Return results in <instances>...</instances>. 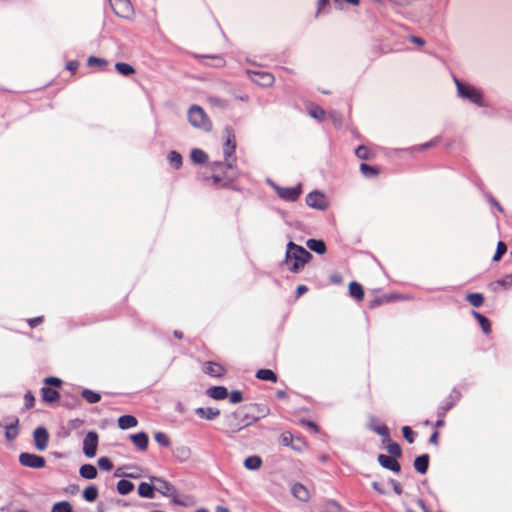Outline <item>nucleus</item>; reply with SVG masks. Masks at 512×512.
<instances>
[{
	"instance_id": "nucleus-16",
	"label": "nucleus",
	"mask_w": 512,
	"mask_h": 512,
	"mask_svg": "<svg viewBox=\"0 0 512 512\" xmlns=\"http://www.w3.org/2000/svg\"><path fill=\"white\" fill-rule=\"evenodd\" d=\"M378 462L380 463V465L382 467H384L388 470H391L395 473H398L401 470V466H400L399 462L393 456L380 454L378 456Z\"/></svg>"
},
{
	"instance_id": "nucleus-20",
	"label": "nucleus",
	"mask_w": 512,
	"mask_h": 512,
	"mask_svg": "<svg viewBox=\"0 0 512 512\" xmlns=\"http://www.w3.org/2000/svg\"><path fill=\"white\" fill-rule=\"evenodd\" d=\"M206 394L214 400H223L228 396V390L224 386H213L207 389Z\"/></svg>"
},
{
	"instance_id": "nucleus-14",
	"label": "nucleus",
	"mask_w": 512,
	"mask_h": 512,
	"mask_svg": "<svg viewBox=\"0 0 512 512\" xmlns=\"http://www.w3.org/2000/svg\"><path fill=\"white\" fill-rule=\"evenodd\" d=\"M225 426V433L228 435H233L243 430L241 422L239 421V413L234 412L228 415L225 420Z\"/></svg>"
},
{
	"instance_id": "nucleus-4",
	"label": "nucleus",
	"mask_w": 512,
	"mask_h": 512,
	"mask_svg": "<svg viewBox=\"0 0 512 512\" xmlns=\"http://www.w3.org/2000/svg\"><path fill=\"white\" fill-rule=\"evenodd\" d=\"M62 381L56 377H47L44 380V386L41 388L42 401L48 404L57 402L60 398L58 389Z\"/></svg>"
},
{
	"instance_id": "nucleus-18",
	"label": "nucleus",
	"mask_w": 512,
	"mask_h": 512,
	"mask_svg": "<svg viewBox=\"0 0 512 512\" xmlns=\"http://www.w3.org/2000/svg\"><path fill=\"white\" fill-rule=\"evenodd\" d=\"M133 444L140 450L146 451L148 448L149 438L145 432H139L130 436Z\"/></svg>"
},
{
	"instance_id": "nucleus-47",
	"label": "nucleus",
	"mask_w": 512,
	"mask_h": 512,
	"mask_svg": "<svg viewBox=\"0 0 512 512\" xmlns=\"http://www.w3.org/2000/svg\"><path fill=\"white\" fill-rule=\"evenodd\" d=\"M208 102L212 106L219 107V108H222V109H224V108H226L228 106L227 100L219 98L217 96H209L208 97Z\"/></svg>"
},
{
	"instance_id": "nucleus-60",
	"label": "nucleus",
	"mask_w": 512,
	"mask_h": 512,
	"mask_svg": "<svg viewBox=\"0 0 512 512\" xmlns=\"http://www.w3.org/2000/svg\"><path fill=\"white\" fill-rule=\"evenodd\" d=\"M42 321H43V317L39 316V317L29 319L28 324L31 328H34V327L38 326L40 323H42Z\"/></svg>"
},
{
	"instance_id": "nucleus-10",
	"label": "nucleus",
	"mask_w": 512,
	"mask_h": 512,
	"mask_svg": "<svg viewBox=\"0 0 512 512\" xmlns=\"http://www.w3.org/2000/svg\"><path fill=\"white\" fill-rule=\"evenodd\" d=\"M98 434L94 431H89L83 439V453L88 458H93L96 455L98 447Z\"/></svg>"
},
{
	"instance_id": "nucleus-62",
	"label": "nucleus",
	"mask_w": 512,
	"mask_h": 512,
	"mask_svg": "<svg viewBox=\"0 0 512 512\" xmlns=\"http://www.w3.org/2000/svg\"><path fill=\"white\" fill-rule=\"evenodd\" d=\"M438 436H439L438 432L434 431L432 433V435L430 436L429 442L431 444L437 445L438 444Z\"/></svg>"
},
{
	"instance_id": "nucleus-7",
	"label": "nucleus",
	"mask_w": 512,
	"mask_h": 512,
	"mask_svg": "<svg viewBox=\"0 0 512 512\" xmlns=\"http://www.w3.org/2000/svg\"><path fill=\"white\" fill-rule=\"evenodd\" d=\"M222 149L224 162L236 164V138L233 130L229 127L225 129V142L223 143Z\"/></svg>"
},
{
	"instance_id": "nucleus-51",
	"label": "nucleus",
	"mask_w": 512,
	"mask_h": 512,
	"mask_svg": "<svg viewBox=\"0 0 512 512\" xmlns=\"http://www.w3.org/2000/svg\"><path fill=\"white\" fill-rule=\"evenodd\" d=\"M507 251V246L504 242L502 241H499L498 244H497V249H496V253L493 257V260L494 261H498L500 260V258L502 257L503 254H505Z\"/></svg>"
},
{
	"instance_id": "nucleus-1",
	"label": "nucleus",
	"mask_w": 512,
	"mask_h": 512,
	"mask_svg": "<svg viewBox=\"0 0 512 512\" xmlns=\"http://www.w3.org/2000/svg\"><path fill=\"white\" fill-rule=\"evenodd\" d=\"M236 164L216 161L211 165V176H201L199 180L203 185L222 189L229 187L236 179L234 170Z\"/></svg>"
},
{
	"instance_id": "nucleus-36",
	"label": "nucleus",
	"mask_w": 512,
	"mask_h": 512,
	"mask_svg": "<svg viewBox=\"0 0 512 512\" xmlns=\"http://www.w3.org/2000/svg\"><path fill=\"white\" fill-rule=\"evenodd\" d=\"M81 395L90 404L98 403L101 400V395L90 389H84Z\"/></svg>"
},
{
	"instance_id": "nucleus-12",
	"label": "nucleus",
	"mask_w": 512,
	"mask_h": 512,
	"mask_svg": "<svg viewBox=\"0 0 512 512\" xmlns=\"http://www.w3.org/2000/svg\"><path fill=\"white\" fill-rule=\"evenodd\" d=\"M34 445L37 450L44 451L49 442V434L46 428L38 427L34 430L33 433Z\"/></svg>"
},
{
	"instance_id": "nucleus-64",
	"label": "nucleus",
	"mask_w": 512,
	"mask_h": 512,
	"mask_svg": "<svg viewBox=\"0 0 512 512\" xmlns=\"http://www.w3.org/2000/svg\"><path fill=\"white\" fill-rule=\"evenodd\" d=\"M410 40L413 42V43H416L420 46L424 45V40L420 37H417V36H411Z\"/></svg>"
},
{
	"instance_id": "nucleus-38",
	"label": "nucleus",
	"mask_w": 512,
	"mask_h": 512,
	"mask_svg": "<svg viewBox=\"0 0 512 512\" xmlns=\"http://www.w3.org/2000/svg\"><path fill=\"white\" fill-rule=\"evenodd\" d=\"M239 413V421L241 422V425L244 428L254 424L255 422H257L259 420V417L257 416H253V415H249L247 413Z\"/></svg>"
},
{
	"instance_id": "nucleus-9",
	"label": "nucleus",
	"mask_w": 512,
	"mask_h": 512,
	"mask_svg": "<svg viewBox=\"0 0 512 512\" xmlns=\"http://www.w3.org/2000/svg\"><path fill=\"white\" fill-rule=\"evenodd\" d=\"M19 463L24 467L40 469L45 466L46 461L43 456L23 452L19 455Z\"/></svg>"
},
{
	"instance_id": "nucleus-21",
	"label": "nucleus",
	"mask_w": 512,
	"mask_h": 512,
	"mask_svg": "<svg viewBox=\"0 0 512 512\" xmlns=\"http://www.w3.org/2000/svg\"><path fill=\"white\" fill-rule=\"evenodd\" d=\"M195 413L200 418L207 419V420H214L215 418H217L220 415V410L216 409V408H211V407H207V408L199 407L195 410Z\"/></svg>"
},
{
	"instance_id": "nucleus-59",
	"label": "nucleus",
	"mask_w": 512,
	"mask_h": 512,
	"mask_svg": "<svg viewBox=\"0 0 512 512\" xmlns=\"http://www.w3.org/2000/svg\"><path fill=\"white\" fill-rule=\"evenodd\" d=\"M201 58L204 59H211L213 60V66L215 67H222L225 65V60L221 56H201Z\"/></svg>"
},
{
	"instance_id": "nucleus-30",
	"label": "nucleus",
	"mask_w": 512,
	"mask_h": 512,
	"mask_svg": "<svg viewBox=\"0 0 512 512\" xmlns=\"http://www.w3.org/2000/svg\"><path fill=\"white\" fill-rule=\"evenodd\" d=\"M191 160L196 164H203L208 161V155L201 149L194 148L190 154Z\"/></svg>"
},
{
	"instance_id": "nucleus-29",
	"label": "nucleus",
	"mask_w": 512,
	"mask_h": 512,
	"mask_svg": "<svg viewBox=\"0 0 512 512\" xmlns=\"http://www.w3.org/2000/svg\"><path fill=\"white\" fill-rule=\"evenodd\" d=\"M79 473L85 479H94L97 476V469L92 464H84L80 467Z\"/></svg>"
},
{
	"instance_id": "nucleus-19",
	"label": "nucleus",
	"mask_w": 512,
	"mask_h": 512,
	"mask_svg": "<svg viewBox=\"0 0 512 512\" xmlns=\"http://www.w3.org/2000/svg\"><path fill=\"white\" fill-rule=\"evenodd\" d=\"M291 492L295 498L303 502L308 501L310 498L309 490L301 483H295L291 488Z\"/></svg>"
},
{
	"instance_id": "nucleus-8",
	"label": "nucleus",
	"mask_w": 512,
	"mask_h": 512,
	"mask_svg": "<svg viewBox=\"0 0 512 512\" xmlns=\"http://www.w3.org/2000/svg\"><path fill=\"white\" fill-rule=\"evenodd\" d=\"M277 195L288 202H294L299 199L302 193L301 184H298L293 187H280L278 185H273Z\"/></svg>"
},
{
	"instance_id": "nucleus-27",
	"label": "nucleus",
	"mask_w": 512,
	"mask_h": 512,
	"mask_svg": "<svg viewBox=\"0 0 512 512\" xmlns=\"http://www.w3.org/2000/svg\"><path fill=\"white\" fill-rule=\"evenodd\" d=\"M349 294L351 297L355 298L356 300L362 301L364 298L363 287L359 283L353 281L349 285Z\"/></svg>"
},
{
	"instance_id": "nucleus-15",
	"label": "nucleus",
	"mask_w": 512,
	"mask_h": 512,
	"mask_svg": "<svg viewBox=\"0 0 512 512\" xmlns=\"http://www.w3.org/2000/svg\"><path fill=\"white\" fill-rule=\"evenodd\" d=\"M203 372L211 377L220 378L226 374V368L220 363L208 361L203 365Z\"/></svg>"
},
{
	"instance_id": "nucleus-34",
	"label": "nucleus",
	"mask_w": 512,
	"mask_h": 512,
	"mask_svg": "<svg viewBox=\"0 0 512 512\" xmlns=\"http://www.w3.org/2000/svg\"><path fill=\"white\" fill-rule=\"evenodd\" d=\"M457 399H453L452 395L449 396V398L439 406L437 415L438 417L444 418L446 413L455 405Z\"/></svg>"
},
{
	"instance_id": "nucleus-44",
	"label": "nucleus",
	"mask_w": 512,
	"mask_h": 512,
	"mask_svg": "<svg viewBox=\"0 0 512 512\" xmlns=\"http://www.w3.org/2000/svg\"><path fill=\"white\" fill-rule=\"evenodd\" d=\"M309 115L317 120H323L325 118V110L320 106H312L309 108Z\"/></svg>"
},
{
	"instance_id": "nucleus-46",
	"label": "nucleus",
	"mask_w": 512,
	"mask_h": 512,
	"mask_svg": "<svg viewBox=\"0 0 512 512\" xmlns=\"http://www.w3.org/2000/svg\"><path fill=\"white\" fill-rule=\"evenodd\" d=\"M293 450L301 452L307 447V442L303 437L296 436L294 442L290 446Z\"/></svg>"
},
{
	"instance_id": "nucleus-53",
	"label": "nucleus",
	"mask_w": 512,
	"mask_h": 512,
	"mask_svg": "<svg viewBox=\"0 0 512 512\" xmlns=\"http://www.w3.org/2000/svg\"><path fill=\"white\" fill-rule=\"evenodd\" d=\"M402 432H403L404 438L409 443H413L415 441L416 434H415V432L409 426H404L402 428Z\"/></svg>"
},
{
	"instance_id": "nucleus-24",
	"label": "nucleus",
	"mask_w": 512,
	"mask_h": 512,
	"mask_svg": "<svg viewBox=\"0 0 512 512\" xmlns=\"http://www.w3.org/2000/svg\"><path fill=\"white\" fill-rule=\"evenodd\" d=\"M155 485L142 482L138 486V494L143 498L152 499L155 496Z\"/></svg>"
},
{
	"instance_id": "nucleus-31",
	"label": "nucleus",
	"mask_w": 512,
	"mask_h": 512,
	"mask_svg": "<svg viewBox=\"0 0 512 512\" xmlns=\"http://www.w3.org/2000/svg\"><path fill=\"white\" fill-rule=\"evenodd\" d=\"M134 490V484L126 479H121L117 483V491L121 495H127Z\"/></svg>"
},
{
	"instance_id": "nucleus-3",
	"label": "nucleus",
	"mask_w": 512,
	"mask_h": 512,
	"mask_svg": "<svg viewBox=\"0 0 512 512\" xmlns=\"http://www.w3.org/2000/svg\"><path fill=\"white\" fill-rule=\"evenodd\" d=\"M311 254L302 246H299L293 242H289L287 245L285 263L289 270L297 273L299 272L306 263L311 259Z\"/></svg>"
},
{
	"instance_id": "nucleus-57",
	"label": "nucleus",
	"mask_w": 512,
	"mask_h": 512,
	"mask_svg": "<svg viewBox=\"0 0 512 512\" xmlns=\"http://www.w3.org/2000/svg\"><path fill=\"white\" fill-rule=\"evenodd\" d=\"M340 510H341V507L337 502L329 501V502H327L323 512H340Z\"/></svg>"
},
{
	"instance_id": "nucleus-42",
	"label": "nucleus",
	"mask_w": 512,
	"mask_h": 512,
	"mask_svg": "<svg viewBox=\"0 0 512 512\" xmlns=\"http://www.w3.org/2000/svg\"><path fill=\"white\" fill-rule=\"evenodd\" d=\"M355 154L359 159L368 160L372 157L370 148L364 145H360L356 148Z\"/></svg>"
},
{
	"instance_id": "nucleus-23",
	"label": "nucleus",
	"mask_w": 512,
	"mask_h": 512,
	"mask_svg": "<svg viewBox=\"0 0 512 512\" xmlns=\"http://www.w3.org/2000/svg\"><path fill=\"white\" fill-rule=\"evenodd\" d=\"M472 315L478 321L482 331L486 335L490 334L492 329H491V323H490L489 319L475 310L472 311Z\"/></svg>"
},
{
	"instance_id": "nucleus-50",
	"label": "nucleus",
	"mask_w": 512,
	"mask_h": 512,
	"mask_svg": "<svg viewBox=\"0 0 512 512\" xmlns=\"http://www.w3.org/2000/svg\"><path fill=\"white\" fill-rule=\"evenodd\" d=\"M98 466L101 470L110 471L113 468V463L108 457H100Z\"/></svg>"
},
{
	"instance_id": "nucleus-32",
	"label": "nucleus",
	"mask_w": 512,
	"mask_h": 512,
	"mask_svg": "<svg viewBox=\"0 0 512 512\" xmlns=\"http://www.w3.org/2000/svg\"><path fill=\"white\" fill-rule=\"evenodd\" d=\"M256 377L263 381H271L276 382L277 381V375L275 372H273L270 369H260L256 373Z\"/></svg>"
},
{
	"instance_id": "nucleus-61",
	"label": "nucleus",
	"mask_w": 512,
	"mask_h": 512,
	"mask_svg": "<svg viewBox=\"0 0 512 512\" xmlns=\"http://www.w3.org/2000/svg\"><path fill=\"white\" fill-rule=\"evenodd\" d=\"M308 291V288L307 286L305 285H299L297 287V290H296V297L299 298L301 297L304 293H306Z\"/></svg>"
},
{
	"instance_id": "nucleus-5",
	"label": "nucleus",
	"mask_w": 512,
	"mask_h": 512,
	"mask_svg": "<svg viewBox=\"0 0 512 512\" xmlns=\"http://www.w3.org/2000/svg\"><path fill=\"white\" fill-rule=\"evenodd\" d=\"M188 120L190 124L196 128H200L204 131H210L212 129V122L203 110L198 105H193L188 111Z\"/></svg>"
},
{
	"instance_id": "nucleus-41",
	"label": "nucleus",
	"mask_w": 512,
	"mask_h": 512,
	"mask_svg": "<svg viewBox=\"0 0 512 512\" xmlns=\"http://www.w3.org/2000/svg\"><path fill=\"white\" fill-rule=\"evenodd\" d=\"M466 300L474 307H480L484 302V296L481 293H469Z\"/></svg>"
},
{
	"instance_id": "nucleus-37",
	"label": "nucleus",
	"mask_w": 512,
	"mask_h": 512,
	"mask_svg": "<svg viewBox=\"0 0 512 512\" xmlns=\"http://www.w3.org/2000/svg\"><path fill=\"white\" fill-rule=\"evenodd\" d=\"M83 497L88 502H94L98 497V489L94 485L86 487L83 491Z\"/></svg>"
},
{
	"instance_id": "nucleus-54",
	"label": "nucleus",
	"mask_w": 512,
	"mask_h": 512,
	"mask_svg": "<svg viewBox=\"0 0 512 512\" xmlns=\"http://www.w3.org/2000/svg\"><path fill=\"white\" fill-rule=\"evenodd\" d=\"M17 422L18 420H16V424L15 425H9L6 427V438L9 439V440H13L14 438H16L17 434H18V430H17Z\"/></svg>"
},
{
	"instance_id": "nucleus-43",
	"label": "nucleus",
	"mask_w": 512,
	"mask_h": 512,
	"mask_svg": "<svg viewBox=\"0 0 512 512\" xmlns=\"http://www.w3.org/2000/svg\"><path fill=\"white\" fill-rule=\"evenodd\" d=\"M373 431L382 436L384 443L390 441L389 428L385 424H380L373 427Z\"/></svg>"
},
{
	"instance_id": "nucleus-25",
	"label": "nucleus",
	"mask_w": 512,
	"mask_h": 512,
	"mask_svg": "<svg viewBox=\"0 0 512 512\" xmlns=\"http://www.w3.org/2000/svg\"><path fill=\"white\" fill-rule=\"evenodd\" d=\"M138 424L137 419L132 415H123L118 419V426L122 430L136 427Z\"/></svg>"
},
{
	"instance_id": "nucleus-56",
	"label": "nucleus",
	"mask_w": 512,
	"mask_h": 512,
	"mask_svg": "<svg viewBox=\"0 0 512 512\" xmlns=\"http://www.w3.org/2000/svg\"><path fill=\"white\" fill-rule=\"evenodd\" d=\"M88 65L89 66H98V67H104L107 65V61L101 58H97L95 56H91L88 59Z\"/></svg>"
},
{
	"instance_id": "nucleus-58",
	"label": "nucleus",
	"mask_w": 512,
	"mask_h": 512,
	"mask_svg": "<svg viewBox=\"0 0 512 512\" xmlns=\"http://www.w3.org/2000/svg\"><path fill=\"white\" fill-rule=\"evenodd\" d=\"M229 400L233 404L240 403L243 400V395L238 390L232 391L229 395Z\"/></svg>"
},
{
	"instance_id": "nucleus-48",
	"label": "nucleus",
	"mask_w": 512,
	"mask_h": 512,
	"mask_svg": "<svg viewBox=\"0 0 512 512\" xmlns=\"http://www.w3.org/2000/svg\"><path fill=\"white\" fill-rule=\"evenodd\" d=\"M155 441L160 446H163V447H169L170 443H171L169 437L163 432H158L155 434Z\"/></svg>"
},
{
	"instance_id": "nucleus-22",
	"label": "nucleus",
	"mask_w": 512,
	"mask_h": 512,
	"mask_svg": "<svg viewBox=\"0 0 512 512\" xmlns=\"http://www.w3.org/2000/svg\"><path fill=\"white\" fill-rule=\"evenodd\" d=\"M429 467V455L423 454L415 458L414 468L417 472L425 474Z\"/></svg>"
},
{
	"instance_id": "nucleus-63",
	"label": "nucleus",
	"mask_w": 512,
	"mask_h": 512,
	"mask_svg": "<svg viewBox=\"0 0 512 512\" xmlns=\"http://www.w3.org/2000/svg\"><path fill=\"white\" fill-rule=\"evenodd\" d=\"M78 68V63L76 61H70L68 64H67V69L70 70L71 72H75Z\"/></svg>"
},
{
	"instance_id": "nucleus-52",
	"label": "nucleus",
	"mask_w": 512,
	"mask_h": 512,
	"mask_svg": "<svg viewBox=\"0 0 512 512\" xmlns=\"http://www.w3.org/2000/svg\"><path fill=\"white\" fill-rule=\"evenodd\" d=\"M35 397L31 391H27L24 394V405L26 409H31L34 407Z\"/></svg>"
},
{
	"instance_id": "nucleus-45",
	"label": "nucleus",
	"mask_w": 512,
	"mask_h": 512,
	"mask_svg": "<svg viewBox=\"0 0 512 512\" xmlns=\"http://www.w3.org/2000/svg\"><path fill=\"white\" fill-rule=\"evenodd\" d=\"M387 451L390 454L389 456H393L395 458L400 457L402 454L401 447L396 442H389L387 445Z\"/></svg>"
},
{
	"instance_id": "nucleus-49",
	"label": "nucleus",
	"mask_w": 512,
	"mask_h": 512,
	"mask_svg": "<svg viewBox=\"0 0 512 512\" xmlns=\"http://www.w3.org/2000/svg\"><path fill=\"white\" fill-rule=\"evenodd\" d=\"M295 437L291 432L285 431L280 436V441L284 446H291L295 440Z\"/></svg>"
},
{
	"instance_id": "nucleus-28",
	"label": "nucleus",
	"mask_w": 512,
	"mask_h": 512,
	"mask_svg": "<svg viewBox=\"0 0 512 512\" xmlns=\"http://www.w3.org/2000/svg\"><path fill=\"white\" fill-rule=\"evenodd\" d=\"M306 245L310 250H312L318 254H324L326 252V245H325L324 241H322V240L309 239L306 242Z\"/></svg>"
},
{
	"instance_id": "nucleus-11",
	"label": "nucleus",
	"mask_w": 512,
	"mask_h": 512,
	"mask_svg": "<svg viewBox=\"0 0 512 512\" xmlns=\"http://www.w3.org/2000/svg\"><path fill=\"white\" fill-rule=\"evenodd\" d=\"M306 203L309 207L319 210H324L328 206L326 196L319 191L310 192L306 197Z\"/></svg>"
},
{
	"instance_id": "nucleus-2",
	"label": "nucleus",
	"mask_w": 512,
	"mask_h": 512,
	"mask_svg": "<svg viewBox=\"0 0 512 512\" xmlns=\"http://www.w3.org/2000/svg\"><path fill=\"white\" fill-rule=\"evenodd\" d=\"M151 481L155 484V490L161 495L171 498L172 502L176 505L188 507L195 504V499L190 495H180L176 487L169 481L159 478L151 477Z\"/></svg>"
},
{
	"instance_id": "nucleus-35",
	"label": "nucleus",
	"mask_w": 512,
	"mask_h": 512,
	"mask_svg": "<svg viewBox=\"0 0 512 512\" xmlns=\"http://www.w3.org/2000/svg\"><path fill=\"white\" fill-rule=\"evenodd\" d=\"M167 159H168V162L170 163V165L172 167H174L175 169L178 170L181 168L182 163H183L182 156L177 151H170L167 156Z\"/></svg>"
},
{
	"instance_id": "nucleus-6",
	"label": "nucleus",
	"mask_w": 512,
	"mask_h": 512,
	"mask_svg": "<svg viewBox=\"0 0 512 512\" xmlns=\"http://www.w3.org/2000/svg\"><path fill=\"white\" fill-rule=\"evenodd\" d=\"M455 83L457 86L458 94L460 97L464 99H468L472 103L483 106V94L480 89L471 86L463 84L460 80L455 78Z\"/></svg>"
},
{
	"instance_id": "nucleus-26",
	"label": "nucleus",
	"mask_w": 512,
	"mask_h": 512,
	"mask_svg": "<svg viewBox=\"0 0 512 512\" xmlns=\"http://www.w3.org/2000/svg\"><path fill=\"white\" fill-rule=\"evenodd\" d=\"M262 459L258 455H252L245 459L244 461V467L248 470H258L262 466Z\"/></svg>"
},
{
	"instance_id": "nucleus-13",
	"label": "nucleus",
	"mask_w": 512,
	"mask_h": 512,
	"mask_svg": "<svg viewBox=\"0 0 512 512\" xmlns=\"http://www.w3.org/2000/svg\"><path fill=\"white\" fill-rule=\"evenodd\" d=\"M251 80L262 87H269L274 83V76L265 71H249Z\"/></svg>"
},
{
	"instance_id": "nucleus-40",
	"label": "nucleus",
	"mask_w": 512,
	"mask_h": 512,
	"mask_svg": "<svg viewBox=\"0 0 512 512\" xmlns=\"http://www.w3.org/2000/svg\"><path fill=\"white\" fill-rule=\"evenodd\" d=\"M51 512H74V510L70 502L60 501L53 505Z\"/></svg>"
},
{
	"instance_id": "nucleus-33",
	"label": "nucleus",
	"mask_w": 512,
	"mask_h": 512,
	"mask_svg": "<svg viewBox=\"0 0 512 512\" xmlns=\"http://www.w3.org/2000/svg\"><path fill=\"white\" fill-rule=\"evenodd\" d=\"M116 71L123 76H130L135 73V69L132 65L125 62H117L115 64Z\"/></svg>"
},
{
	"instance_id": "nucleus-39",
	"label": "nucleus",
	"mask_w": 512,
	"mask_h": 512,
	"mask_svg": "<svg viewBox=\"0 0 512 512\" xmlns=\"http://www.w3.org/2000/svg\"><path fill=\"white\" fill-rule=\"evenodd\" d=\"M360 171L367 178H372L379 174V170L376 167L370 166L366 163H361Z\"/></svg>"
},
{
	"instance_id": "nucleus-55",
	"label": "nucleus",
	"mask_w": 512,
	"mask_h": 512,
	"mask_svg": "<svg viewBox=\"0 0 512 512\" xmlns=\"http://www.w3.org/2000/svg\"><path fill=\"white\" fill-rule=\"evenodd\" d=\"M497 284L505 289L511 288L512 287V274L505 275L501 279L497 280Z\"/></svg>"
},
{
	"instance_id": "nucleus-17",
	"label": "nucleus",
	"mask_w": 512,
	"mask_h": 512,
	"mask_svg": "<svg viewBox=\"0 0 512 512\" xmlns=\"http://www.w3.org/2000/svg\"><path fill=\"white\" fill-rule=\"evenodd\" d=\"M112 7L115 14L122 17L127 16L132 10V6L129 0H114Z\"/></svg>"
}]
</instances>
